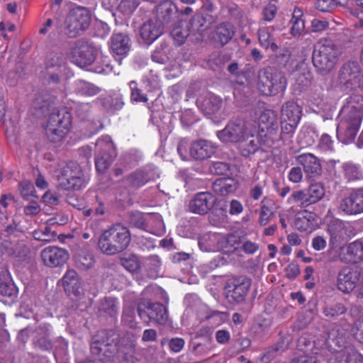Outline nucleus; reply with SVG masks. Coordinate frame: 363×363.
Masks as SVG:
<instances>
[{"label": "nucleus", "mask_w": 363, "mask_h": 363, "mask_svg": "<svg viewBox=\"0 0 363 363\" xmlns=\"http://www.w3.org/2000/svg\"><path fill=\"white\" fill-rule=\"evenodd\" d=\"M98 155L95 160L96 168L98 172L103 173L110 166L115 157V147L108 135H104L96 142Z\"/></svg>", "instance_id": "nucleus-9"}, {"label": "nucleus", "mask_w": 363, "mask_h": 363, "mask_svg": "<svg viewBox=\"0 0 363 363\" xmlns=\"http://www.w3.org/2000/svg\"><path fill=\"white\" fill-rule=\"evenodd\" d=\"M59 186L64 189H79L84 184L83 173L76 162L60 164L55 171Z\"/></svg>", "instance_id": "nucleus-6"}, {"label": "nucleus", "mask_w": 363, "mask_h": 363, "mask_svg": "<svg viewBox=\"0 0 363 363\" xmlns=\"http://www.w3.org/2000/svg\"><path fill=\"white\" fill-rule=\"evenodd\" d=\"M149 223L152 224H155V229L152 232L153 234L157 235H161L164 231V226L162 219V217L160 215H155L152 216V219L149 220Z\"/></svg>", "instance_id": "nucleus-63"}, {"label": "nucleus", "mask_w": 363, "mask_h": 363, "mask_svg": "<svg viewBox=\"0 0 363 363\" xmlns=\"http://www.w3.org/2000/svg\"><path fill=\"white\" fill-rule=\"evenodd\" d=\"M274 30L273 27H262L258 30V37L260 45L266 49H270L275 52L278 49L274 43L272 32Z\"/></svg>", "instance_id": "nucleus-34"}, {"label": "nucleus", "mask_w": 363, "mask_h": 363, "mask_svg": "<svg viewBox=\"0 0 363 363\" xmlns=\"http://www.w3.org/2000/svg\"><path fill=\"white\" fill-rule=\"evenodd\" d=\"M130 39L123 33H114L110 40V48L116 55L125 56L130 50Z\"/></svg>", "instance_id": "nucleus-26"}, {"label": "nucleus", "mask_w": 363, "mask_h": 363, "mask_svg": "<svg viewBox=\"0 0 363 363\" xmlns=\"http://www.w3.org/2000/svg\"><path fill=\"white\" fill-rule=\"evenodd\" d=\"M216 202V198L211 193L199 192L190 201L189 208L191 212L203 215L210 211Z\"/></svg>", "instance_id": "nucleus-14"}, {"label": "nucleus", "mask_w": 363, "mask_h": 363, "mask_svg": "<svg viewBox=\"0 0 363 363\" xmlns=\"http://www.w3.org/2000/svg\"><path fill=\"white\" fill-rule=\"evenodd\" d=\"M298 123L289 122L281 118V133L279 138L282 140L291 139L298 126Z\"/></svg>", "instance_id": "nucleus-47"}, {"label": "nucleus", "mask_w": 363, "mask_h": 363, "mask_svg": "<svg viewBox=\"0 0 363 363\" xmlns=\"http://www.w3.org/2000/svg\"><path fill=\"white\" fill-rule=\"evenodd\" d=\"M339 54L338 48L332 41L320 40L313 50V65L320 71L329 72L335 67Z\"/></svg>", "instance_id": "nucleus-5"}, {"label": "nucleus", "mask_w": 363, "mask_h": 363, "mask_svg": "<svg viewBox=\"0 0 363 363\" xmlns=\"http://www.w3.org/2000/svg\"><path fill=\"white\" fill-rule=\"evenodd\" d=\"M76 63L80 67L99 63L100 61L106 62L101 49L86 43H80L74 51Z\"/></svg>", "instance_id": "nucleus-11"}, {"label": "nucleus", "mask_w": 363, "mask_h": 363, "mask_svg": "<svg viewBox=\"0 0 363 363\" xmlns=\"http://www.w3.org/2000/svg\"><path fill=\"white\" fill-rule=\"evenodd\" d=\"M76 264L79 268L86 269L94 264V259L91 255L83 252L76 257Z\"/></svg>", "instance_id": "nucleus-53"}, {"label": "nucleus", "mask_w": 363, "mask_h": 363, "mask_svg": "<svg viewBox=\"0 0 363 363\" xmlns=\"http://www.w3.org/2000/svg\"><path fill=\"white\" fill-rule=\"evenodd\" d=\"M309 203L313 204L323 199L325 195V188L321 183H314L306 190Z\"/></svg>", "instance_id": "nucleus-42"}, {"label": "nucleus", "mask_w": 363, "mask_h": 363, "mask_svg": "<svg viewBox=\"0 0 363 363\" xmlns=\"http://www.w3.org/2000/svg\"><path fill=\"white\" fill-rule=\"evenodd\" d=\"M359 273L351 268H344L338 274L337 288L343 293H350L359 281Z\"/></svg>", "instance_id": "nucleus-18"}, {"label": "nucleus", "mask_w": 363, "mask_h": 363, "mask_svg": "<svg viewBox=\"0 0 363 363\" xmlns=\"http://www.w3.org/2000/svg\"><path fill=\"white\" fill-rule=\"evenodd\" d=\"M138 6L136 0H121L118 5V10L125 14H130Z\"/></svg>", "instance_id": "nucleus-57"}, {"label": "nucleus", "mask_w": 363, "mask_h": 363, "mask_svg": "<svg viewBox=\"0 0 363 363\" xmlns=\"http://www.w3.org/2000/svg\"><path fill=\"white\" fill-rule=\"evenodd\" d=\"M33 235L35 240L46 242L54 240L57 236L55 232L51 230V228L48 226H45L43 229L34 230Z\"/></svg>", "instance_id": "nucleus-49"}, {"label": "nucleus", "mask_w": 363, "mask_h": 363, "mask_svg": "<svg viewBox=\"0 0 363 363\" xmlns=\"http://www.w3.org/2000/svg\"><path fill=\"white\" fill-rule=\"evenodd\" d=\"M315 215L306 210L299 211L295 218V227L300 231H311L315 227Z\"/></svg>", "instance_id": "nucleus-30"}, {"label": "nucleus", "mask_w": 363, "mask_h": 363, "mask_svg": "<svg viewBox=\"0 0 363 363\" xmlns=\"http://www.w3.org/2000/svg\"><path fill=\"white\" fill-rule=\"evenodd\" d=\"M238 244V240L233 235L208 233L199 239V248L207 252L223 250L229 253L237 248Z\"/></svg>", "instance_id": "nucleus-4"}, {"label": "nucleus", "mask_w": 363, "mask_h": 363, "mask_svg": "<svg viewBox=\"0 0 363 363\" xmlns=\"http://www.w3.org/2000/svg\"><path fill=\"white\" fill-rule=\"evenodd\" d=\"M19 190L23 198L28 199L30 196L37 197L33 184L28 180H23L19 184Z\"/></svg>", "instance_id": "nucleus-55"}, {"label": "nucleus", "mask_w": 363, "mask_h": 363, "mask_svg": "<svg viewBox=\"0 0 363 363\" xmlns=\"http://www.w3.org/2000/svg\"><path fill=\"white\" fill-rule=\"evenodd\" d=\"M51 330V326L49 324L40 325L36 329L34 336V343L36 347L43 350H49L52 347V343L50 339Z\"/></svg>", "instance_id": "nucleus-27"}, {"label": "nucleus", "mask_w": 363, "mask_h": 363, "mask_svg": "<svg viewBox=\"0 0 363 363\" xmlns=\"http://www.w3.org/2000/svg\"><path fill=\"white\" fill-rule=\"evenodd\" d=\"M122 320L123 322L130 328H135L136 326L137 323L135 320V313L133 306H125L123 312Z\"/></svg>", "instance_id": "nucleus-50"}, {"label": "nucleus", "mask_w": 363, "mask_h": 363, "mask_svg": "<svg viewBox=\"0 0 363 363\" xmlns=\"http://www.w3.org/2000/svg\"><path fill=\"white\" fill-rule=\"evenodd\" d=\"M313 343L307 342L305 337H301L298 341V347L300 350L304 351V354L299 355L294 358L291 363H320L318 357L317 356L318 352H313L315 355L311 356L308 353L309 350H312L313 348Z\"/></svg>", "instance_id": "nucleus-25"}, {"label": "nucleus", "mask_w": 363, "mask_h": 363, "mask_svg": "<svg viewBox=\"0 0 363 363\" xmlns=\"http://www.w3.org/2000/svg\"><path fill=\"white\" fill-rule=\"evenodd\" d=\"M62 284L65 291L69 295L79 296L82 286L78 275L74 270H68L62 277Z\"/></svg>", "instance_id": "nucleus-28"}, {"label": "nucleus", "mask_w": 363, "mask_h": 363, "mask_svg": "<svg viewBox=\"0 0 363 363\" xmlns=\"http://www.w3.org/2000/svg\"><path fill=\"white\" fill-rule=\"evenodd\" d=\"M152 277H156L161 268V260L157 255H151L147 257L143 263Z\"/></svg>", "instance_id": "nucleus-46"}, {"label": "nucleus", "mask_w": 363, "mask_h": 363, "mask_svg": "<svg viewBox=\"0 0 363 363\" xmlns=\"http://www.w3.org/2000/svg\"><path fill=\"white\" fill-rule=\"evenodd\" d=\"M106 58V62H103L99 60V63H94V71L99 74H109L112 71V67L109 63V60L107 56H104Z\"/></svg>", "instance_id": "nucleus-59"}, {"label": "nucleus", "mask_w": 363, "mask_h": 363, "mask_svg": "<svg viewBox=\"0 0 363 363\" xmlns=\"http://www.w3.org/2000/svg\"><path fill=\"white\" fill-rule=\"evenodd\" d=\"M315 6L320 11L328 12L337 6V3L335 0H318Z\"/></svg>", "instance_id": "nucleus-62"}, {"label": "nucleus", "mask_w": 363, "mask_h": 363, "mask_svg": "<svg viewBox=\"0 0 363 363\" xmlns=\"http://www.w3.org/2000/svg\"><path fill=\"white\" fill-rule=\"evenodd\" d=\"M339 211L345 215L356 216L363 213V187L353 190L339 205Z\"/></svg>", "instance_id": "nucleus-13"}, {"label": "nucleus", "mask_w": 363, "mask_h": 363, "mask_svg": "<svg viewBox=\"0 0 363 363\" xmlns=\"http://www.w3.org/2000/svg\"><path fill=\"white\" fill-rule=\"evenodd\" d=\"M119 303L115 298H106L100 303L99 310L108 313L110 315H114L118 310Z\"/></svg>", "instance_id": "nucleus-48"}, {"label": "nucleus", "mask_w": 363, "mask_h": 363, "mask_svg": "<svg viewBox=\"0 0 363 363\" xmlns=\"http://www.w3.org/2000/svg\"><path fill=\"white\" fill-rule=\"evenodd\" d=\"M318 148L323 152L332 151L333 150V140L328 134L324 133L321 135L318 143Z\"/></svg>", "instance_id": "nucleus-58"}, {"label": "nucleus", "mask_w": 363, "mask_h": 363, "mask_svg": "<svg viewBox=\"0 0 363 363\" xmlns=\"http://www.w3.org/2000/svg\"><path fill=\"white\" fill-rule=\"evenodd\" d=\"M340 79L352 88L358 85L361 79L358 65L354 62L345 64L341 69Z\"/></svg>", "instance_id": "nucleus-23"}, {"label": "nucleus", "mask_w": 363, "mask_h": 363, "mask_svg": "<svg viewBox=\"0 0 363 363\" xmlns=\"http://www.w3.org/2000/svg\"><path fill=\"white\" fill-rule=\"evenodd\" d=\"M257 133V128L254 123L236 119L230 121L223 130L218 131L217 137L223 143H235L253 138Z\"/></svg>", "instance_id": "nucleus-3"}, {"label": "nucleus", "mask_w": 363, "mask_h": 363, "mask_svg": "<svg viewBox=\"0 0 363 363\" xmlns=\"http://www.w3.org/2000/svg\"><path fill=\"white\" fill-rule=\"evenodd\" d=\"M250 281L247 278H240L229 281L225 288V298L230 303H241L250 286Z\"/></svg>", "instance_id": "nucleus-12"}, {"label": "nucleus", "mask_w": 363, "mask_h": 363, "mask_svg": "<svg viewBox=\"0 0 363 363\" xmlns=\"http://www.w3.org/2000/svg\"><path fill=\"white\" fill-rule=\"evenodd\" d=\"M290 199L294 202H300L301 205L305 206L310 205L309 201H308L306 190H299L293 192V194L290 196Z\"/></svg>", "instance_id": "nucleus-61"}, {"label": "nucleus", "mask_w": 363, "mask_h": 363, "mask_svg": "<svg viewBox=\"0 0 363 363\" xmlns=\"http://www.w3.org/2000/svg\"><path fill=\"white\" fill-rule=\"evenodd\" d=\"M303 15L302 11L298 8H295L291 18L292 26L291 33L293 35H299L303 31L305 24L303 20L301 18Z\"/></svg>", "instance_id": "nucleus-43"}, {"label": "nucleus", "mask_w": 363, "mask_h": 363, "mask_svg": "<svg viewBox=\"0 0 363 363\" xmlns=\"http://www.w3.org/2000/svg\"><path fill=\"white\" fill-rule=\"evenodd\" d=\"M345 307L341 303H337L332 306H327L323 309L324 315L329 318H335L345 313Z\"/></svg>", "instance_id": "nucleus-54"}, {"label": "nucleus", "mask_w": 363, "mask_h": 363, "mask_svg": "<svg viewBox=\"0 0 363 363\" xmlns=\"http://www.w3.org/2000/svg\"><path fill=\"white\" fill-rule=\"evenodd\" d=\"M171 35L178 45H181L189 35V31L177 26L172 30Z\"/></svg>", "instance_id": "nucleus-56"}, {"label": "nucleus", "mask_w": 363, "mask_h": 363, "mask_svg": "<svg viewBox=\"0 0 363 363\" xmlns=\"http://www.w3.org/2000/svg\"><path fill=\"white\" fill-rule=\"evenodd\" d=\"M273 201L268 198H264L261 201V208L258 223L261 225H266L273 217Z\"/></svg>", "instance_id": "nucleus-38"}, {"label": "nucleus", "mask_w": 363, "mask_h": 363, "mask_svg": "<svg viewBox=\"0 0 363 363\" xmlns=\"http://www.w3.org/2000/svg\"><path fill=\"white\" fill-rule=\"evenodd\" d=\"M234 33L233 26L230 23H223L217 27L213 39L220 45H224L231 40Z\"/></svg>", "instance_id": "nucleus-32"}, {"label": "nucleus", "mask_w": 363, "mask_h": 363, "mask_svg": "<svg viewBox=\"0 0 363 363\" xmlns=\"http://www.w3.org/2000/svg\"><path fill=\"white\" fill-rule=\"evenodd\" d=\"M199 106L201 111L208 116L214 115L223 107V101L216 95L209 94L202 100H199Z\"/></svg>", "instance_id": "nucleus-29"}, {"label": "nucleus", "mask_w": 363, "mask_h": 363, "mask_svg": "<svg viewBox=\"0 0 363 363\" xmlns=\"http://www.w3.org/2000/svg\"><path fill=\"white\" fill-rule=\"evenodd\" d=\"M213 189L221 196H226L235 191L237 183L230 178H220L214 182Z\"/></svg>", "instance_id": "nucleus-33"}, {"label": "nucleus", "mask_w": 363, "mask_h": 363, "mask_svg": "<svg viewBox=\"0 0 363 363\" xmlns=\"http://www.w3.org/2000/svg\"><path fill=\"white\" fill-rule=\"evenodd\" d=\"M258 123L259 129L262 131L266 129V135H268L272 140L277 139L278 124L277 115L273 111H264L259 117Z\"/></svg>", "instance_id": "nucleus-20"}, {"label": "nucleus", "mask_w": 363, "mask_h": 363, "mask_svg": "<svg viewBox=\"0 0 363 363\" xmlns=\"http://www.w3.org/2000/svg\"><path fill=\"white\" fill-rule=\"evenodd\" d=\"M78 91L82 95L92 96L99 92V89L89 82H81L78 86Z\"/></svg>", "instance_id": "nucleus-52"}, {"label": "nucleus", "mask_w": 363, "mask_h": 363, "mask_svg": "<svg viewBox=\"0 0 363 363\" xmlns=\"http://www.w3.org/2000/svg\"><path fill=\"white\" fill-rule=\"evenodd\" d=\"M328 232L330 235V245L331 246L333 247L344 240L345 230L342 221L336 220L330 223L328 226Z\"/></svg>", "instance_id": "nucleus-36"}, {"label": "nucleus", "mask_w": 363, "mask_h": 363, "mask_svg": "<svg viewBox=\"0 0 363 363\" xmlns=\"http://www.w3.org/2000/svg\"><path fill=\"white\" fill-rule=\"evenodd\" d=\"M175 6L169 1H164L160 4L157 8V18L160 20L162 25L171 21L175 14Z\"/></svg>", "instance_id": "nucleus-37"}, {"label": "nucleus", "mask_w": 363, "mask_h": 363, "mask_svg": "<svg viewBox=\"0 0 363 363\" xmlns=\"http://www.w3.org/2000/svg\"><path fill=\"white\" fill-rule=\"evenodd\" d=\"M298 164L303 166L305 173L310 178H316L322 174L320 160L311 153H304L296 157Z\"/></svg>", "instance_id": "nucleus-17"}, {"label": "nucleus", "mask_w": 363, "mask_h": 363, "mask_svg": "<svg viewBox=\"0 0 363 363\" xmlns=\"http://www.w3.org/2000/svg\"><path fill=\"white\" fill-rule=\"evenodd\" d=\"M89 23L90 16L88 11L84 8L74 7L69 11L65 24L69 35L74 36L86 29Z\"/></svg>", "instance_id": "nucleus-10"}, {"label": "nucleus", "mask_w": 363, "mask_h": 363, "mask_svg": "<svg viewBox=\"0 0 363 363\" xmlns=\"http://www.w3.org/2000/svg\"><path fill=\"white\" fill-rule=\"evenodd\" d=\"M162 32L163 25L160 20L155 17L143 23L140 29V35L147 43H152L162 34Z\"/></svg>", "instance_id": "nucleus-21"}, {"label": "nucleus", "mask_w": 363, "mask_h": 363, "mask_svg": "<svg viewBox=\"0 0 363 363\" xmlns=\"http://www.w3.org/2000/svg\"><path fill=\"white\" fill-rule=\"evenodd\" d=\"M138 314L146 325L150 321L162 325L166 323L168 320L167 308L159 303L140 302L138 306Z\"/></svg>", "instance_id": "nucleus-8"}, {"label": "nucleus", "mask_w": 363, "mask_h": 363, "mask_svg": "<svg viewBox=\"0 0 363 363\" xmlns=\"http://www.w3.org/2000/svg\"><path fill=\"white\" fill-rule=\"evenodd\" d=\"M120 261L122 266L132 274L138 273L141 268V262L134 254H125Z\"/></svg>", "instance_id": "nucleus-40"}, {"label": "nucleus", "mask_w": 363, "mask_h": 363, "mask_svg": "<svg viewBox=\"0 0 363 363\" xmlns=\"http://www.w3.org/2000/svg\"><path fill=\"white\" fill-rule=\"evenodd\" d=\"M41 257L45 265L54 267L65 264L69 259V253L63 248L49 246L42 250Z\"/></svg>", "instance_id": "nucleus-15"}, {"label": "nucleus", "mask_w": 363, "mask_h": 363, "mask_svg": "<svg viewBox=\"0 0 363 363\" xmlns=\"http://www.w3.org/2000/svg\"><path fill=\"white\" fill-rule=\"evenodd\" d=\"M114 350V346L105 341L99 339L94 340L91 344V351L94 355H98L102 359V357H110Z\"/></svg>", "instance_id": "nucleus-35"}, {"label": "nucleus", "mask_w": 363, "mask_h": 363, "mask_svg": "<svg viewBox=\"0 0 363 363\" xmlns=\"http://www.w3.org/2000/svg\"><path fill=\"white\" fill-rule=\"evenodd\" d=\"M130 242L128 229L118 223L102 233L99 240V247L106 255H115L126 249Z\"/></svg>", "instance_id": "nucleus-1"}, {"label": "nucleus", "mask_w": 363, "mask_h": 363, "mask_svg": "<svg viewBox=\"0 0 363 363\" xmlns=\"http://www.w3.org/2000/svg\"><path fill=\"white\" fill-rule=\"evenodd\" d=\"M362 118L363 113L360 108L344 106L340 111L337 126V137L342 138L345 143L352 141L359 131Z\"/></svg>", "instance_id": "nucleus-2"}, {"label": "nucleus", "mask_w": 363, "mask_h": 363, "mask_svg": "<svg viewBox=\"0 0 363 363\" xmlns=\"http://www.w3.org/2000/svg\"><path fill=\"white\" fill-rule=\"evenodd\" d=\"M205 23L206 20L201 15L196 14L190 21L191 28L193 31H201Z\"/></svg>", "instance_id": "nucleus-64"}, {"label": "nucleus", "mask_w": 363, "mask_h": 363, "mask_svg": "<svg viewBox=\"0 0 363 363\" xmlns=\"http://www.w3.org/2000/svg\"><path fill=\"white\" fill-rule=\"evenodd\" d=\"M160 177V173L157 168L145 169L137 170L125 179V184L133 188H140L151 180H155Z\"/></svg>", "instance_id": "nucleus-16"}, {"label": "nucleus", "mask_w": 363, "mask_h": 363, "mask_svg": "<svg viewBox=\"0 0 363 363\" xmlns=\"http://www.w3.org/2000/svg\"><path fill=\"white\" fill-rule=\"evenodd\" d=\"M341 250H347V252L350 255L349 259H346L348 261L357 262L363 259V244L361 242L355 241L347 246H340ZM345 259L344 257L341 258Z\"/></svg>", "instance_id": "nucleus-41"}, {"label": "nucleus", "mask_w": 363, "mask_h": 363, "mask_svg": "<svg viewBox=\"0 0 363 363\" xmlns=\"http://www.w3.org/2000/svg\"><path fill=\"white\" fill-rule=\"evenodd\" d=\"M345 176L348 181H355L363 178V172L359 166L352 164L346 163L343 165Z\"/></svg>", "instance_id": "nucleus-45"}, {"label": "nucleus", "mask_w": 363, "mask_h": 363, "mask_svg": "<svg viewBox=\"0 0 363 363\" xmlns=\"http://www.w3.org/2000/svg\"><path fill=\"white\" fill-rule=\"evenodd\" d=\"M318 134L312 126H303L298 134V143L302 146H311L314 144Z\"/></svg>", "instance_id": "nucleus-39"}, {"label": "nucleus", "mask_w": 363, "mask_h": 363, "mask_svg": "<svg viewBox=\"0 0 363 363\" xmlns=\"http://www.w3.org/2000/svg\"><path fill=\"white\" fill-rule=\"evenodd\" d=\"M69 128L70 120L69 116L64 121L59 119L55 126L52 125H48L47 128L48 137L52 143H60L67 135Z\"/></svg>", "instance_id": "nucleus-24"}, {"label": "nucleus", "mask_w": 363, "mask_h": 363, "mask_svg": "<svg viewBox=\"0 0 363 363\" xmlns=\"http://www.w3.org/2000/svg\"><path fill=\"white\" fill-rule=\"evenodd\" d=\"M259 147V143L257 138H252L249 143L242 144L240 147V151L242 156L249 157L254 154Z\"/></svg>", "instance_id": "nucleus-51"}, {"label": "nucleus", "mask_w": 363, "mask_h": 363, "mask_svg": "<svg viewBox=\"0 0 363 363\" xmlns=\"http://www.w3.org/2000/svg\"><path fill=\"white\" fill-rule=\"evenodd\" d=\"M301 113V108L296 103L288 101L282 106L281 118L289 122L299 123Z\"/></svg>", "instance_id": "nucleus-31"}, {"label": "nucleus", "mask_w": 363, "mask_h": 363, "mask_svg": "<svg viewBox=\"0 0 363 363\" xmlns=\"http://www.w3.org/2000/svg\"><path fill=\"white\" fill-rule=\"evenodd\" d=\"M18 289L12 281L10 274L4 272L0 275V297L4 303L14 302L18 296Z\"/></svg>", "instance_id": "nucleus-19"}, {"label": "nucleus", "mask_w": 363, "mask_h": 363, "mask_svg": "<svg viewBox=\"0 0 363 363\" xmlns=\"http://www.w3.org/2000/svg\"><path fill=\"white\" fill-rule=\"evenodd\" d=\"M169 47L165 43H161L160 47H157L152 55V59L154 62L164 64L169 60Z\"/></svg>", "instance_id": "nucleus-44"}, {"label": "nucleus", "mask_w": 363, "mask_h": 363, "mask_svg": "<svg viewBox=\"0 0 363 363\" xmlns=\"http://www.w3.org/2000/svg\"><path fill=\"white\" fill-rule=\"evenodd\" d=\"M286 79L282 72L267 69L259 73L258 89L264 95H275L283 92Z\"/></svg>", "instance_id": "nucleus-7"}, {"label": "nucleus", "mask_w": 363, "mask_h": 363, "mask_svg": "<svg viewBox=\"0 0 363 363\" xmlns=\"http://www.w3.org/2000/svg\"><path fill=\"white\" fill-rule=\"evenodd\" d=\"M216 148L212 142L199 140L191 144L189 153L196 160H204L211 157L216 152Z\"/></svg>", "instance_id": "nucleus-22"}, {"label": "nucleus", "mask_w": 363, "mask_h": 363, "mask_svg": "<svg viewBox=\"0 0 363 363\" xmlns=\"http://www.w3.org/2000/svg\"><path fill=\"white\" fill-rule=\"evenodd\" d=\"M342 363H362V357L359 352L351 350L344 354Z\"/></svg>", "instance_id": "nucleus-60"}]
</instances>
